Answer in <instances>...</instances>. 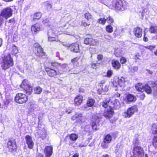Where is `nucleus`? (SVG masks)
<instances>
[{"label": "nucleus", "instance_id": "c756f323", "mask_svg": "<svg viewBox=\"0 0 157 157\" xmlns=\"http://www.w3.org/2000/svg\"><path fill=\"white\" fill-rule=\"evenodd\" d=\"M78 137V135L75 134H71L69 136V138L71 140L73 141H75Z\"/></svg>", "mask_w": 157, "mask_h": 157}, {"label": "nucleus", "instance_id": "f704fd0d", "mask_svg": "<svg viewBox=\"0 0 157 157\" xmlns=\"http://www.w3.org/2000/svg\"><path fill=\"white\" fill-rule=\"evenodd\" d=\"M133 144H134V147H135L136 146L137 147H140V146H139V142L138 140V139L135 138L133 141Z\"/></svg>", "mask_w": 157, "mask_h": 157}, {"label": "nucleus", "instance_id": "72a5a7b5", "mask_svg": "<svg viewBox=\"0 0 157 157\" xmlns=\"http://www.w3.org/2000/svg\"><path fill=\"white\" fill-rule=\"evenodd\" d=\"M105 29L106 31L109 33H112L113 31V27L110 25L106 26Z\"/></svg>", "mask_w": 157, "mask_h": 157}, {"label": "nucleus", "instance_id": "49530a36", "mask_svg": "<svg viewBox=\"0 0 157 157\" xmlns=\"http://www.w3.org/2000/svg\"><path fill=\"white\" fill-rule=\"evenodd\" d=\"M13 40L15 42H17L18 40V37L17 35L14 33L13 36Z\"/></svg>", "mask_w": 157, "mask_h": 157}, {"label": "nucleus", "instance_id": "a878e982", "mask_svg": "<svg viewBox=\"0 0 157 157\" xmlns=\"http://www.w3.org/2000/svg\"><path fill=\"white\" fill-rule=\"evenodd\" d=\"M115 56L117 57L121 56L123 53V51L120 48H117L115 50Z\"/></svg>", "mask_w": 157, "mask_h": 157}, {"label": "nucleus", "instance_id": "6ab92c4d", "mask_svg": "<svg viewBox=\"0 0 157 157\" xmlns=\"http://www.w3.org/2000/svg\"><path fill=\"white\" fill-rule=\"evenodd\" d=\"M110 106L113 107L116 109H119L121 106L120 102L117 99H115L111 102Z\"/></svg>", "mask_w": 157, "mask_h": 157}, {"label": "nucleus", "instance_id": "a18cd8bd", "mask_svg": "<svg viewBox=\"0 0 157 157\" xmlns=\"http://www.w3.org/2000/svg\"><path fill=\"white\" fill-rule=\"evenodd\" d=\"M34 92L35 94H39V89L38 87H35L34 89Z\"/></svg>", "mask_w": 157, "mask_h": 157}, {"label": "nucleus", "instance_id": "412c9836", "mask_svg": "<svg viewBox=\"0 0 157 157\" xmlns=\"http://www.w3.org/2000/svg\"><path fill=\"white\" fill-rule=\"evenodd\" d=\"M136 100L135 96L131 94H128L126 96V102L128 103L135 101Z\"/></svg>", "mask_w": 157, "mask_h": 157}, {"label": "nucleus", "instance_id": "8fccbe9b", "mask_svg": "<svg viewBox=\"0 0 157 157\" xmlns=\"http://www.w3.org/2000/svg\"><path fill=\"white\" fill-rule=\"evenodd\" d=\"M79 58L76 57L71 60V62L73 63H74L77 62V61H78V60H79Z\"/></svg>", "mask_w": 157, "mask_h": 157}, {"label": "nucleus", "instance_id": "9b49d317", "mask_svg": "<svg viewBox=\"0 0 157 157\" xmlns=\"http://www.w3.org/2000/svg\"><path fill=\"white\" fill-rule=\"evenodd\" d=\"M7 147L10 152H13L15 151L16 145L15 140L13 139H9L7 144Z\"/></svg>", "mask_w": 157, "mask_h": 157}, {"label": "nucleus", "instance_id": "1a4fd4ad", "mask_svg": "<svg viewBox=\"0 0 157 157\" xmlns=\"http://www.w3.org/2000/svg\"><path fill=\"white\" fill-rule=\"evenodd\" d=\"M20 86L21 88H23L25 90L27 95H29L31 94L32 88L27 80L23 81Z\"/></svg>", "mask_w": 157, "mask_h": 157}, {"label": "nucleus", "instance_id": "c85d7f7f", "mask_svg": "<svg viewBox=\"0 0 157 157\" xmlns=\"http://www.w3.org/2000/svg\"><path fill=\"white\" fill-rule=\"evenodd\" d=\"M11 53L12 54L15 55L18 52V50L17 47L15 45H13L12 48Z\"/></svg>", "mask_w": 157, "mask_h": 157}, {"label": "nucleus", "instance_id": "58836bf2", "mask_svg": "<svg viewBox=\"0 0 157 157\" xmlns=\"http://www.w3.org/2000/svg\"><path fill=\"white\" fill-rule=\"evenodd\" d=\"M33 20H38L39 19V13H35L33 16Z\"/></svg>", "mask_w": 157, "mask_h": 157}, {"label": "nucleus", "instance_id": "ddd939ff", "mask_svg": "<svg viewBox=\"0 0 157 157\" xmlns=\"http://www.w3.org/2000/svg\"><path fill=\"white\" fill-rule=\"evenodd\" d=\"M84 43L86 45L95 46L97 44V42L91 38H86L84 40Z\"/></svg>", "mask_w": 157, "mask_h": 157}, {"label": "nucleus", "instance_id": "bb28decb", "mask_svg": "<svg viewBox=\"0 0 157 157\" xmlns=\"http://www.w3.org/2000/svg\"><path fill=\"white\" fill-rule=\"evenodd\" d=\"M112 140V137L109 135H107L105 137L104 140V142L105 143L108 144Z\"/></svg>", "mask_w": 157, "mask_h": 157}, {"label": "nucleus", "instance_id": "393cba45", "mask_svg": "<svg viewBox=\"0 0 157 157\" xmlns=\"http://www.w3.org/2000/svg\"><path fill=\"white\" fill-rule=\"evenodd\" d=\"M152 133L154 134V137H157V123L154 124L152 125Z\"/></svg>", "mask_w": 157, "mask_h": 157}, {"label": "nucleus", "instance_id": "603ef678", "mask_svg": "<svg viewBox=\"0 0 157 157\" xmlns=\"http://www.w3.org/2000/svg\"><path fill=\"white\" fill-rule=\"evenodd\" d=\"M145 48L147 49H149L151 50H152L154 48V47L152 46H146L145 47Z\"/></svg>", "mask_w": 157, "mask_h": 157}, {"label": "nucleus", "instance_id": "f257e3e1", "mask_svg": "<svg viewBox=\"0 0 157 157\" xmlns=\"http://www.w3.org/2000/svg\"><path fill=\"white\" fill-rule=\"evenodd\" d=\"M1 67L2 70L6 71L13 65V61L10 54L4 55L2 57Z\"/></svg>", "mask_w": 157, "mask_h": 157}, {"label": "nucleus", "instance_id": "680f3d73", "mask_svg": "<svg viewBox=\"0 0 157 157\" xmlns=\"http://www.w3.org/2000/svg\"><path fill=\"white\" fill-rule=\"evenodd\" d=\"M150 83H151L152 85L151 86L152 87H155L157 86V84H155L154 83V82L153 81H151V82H150Z\"/></svg>", "mask_w": 157, "mask_h": 157}, {"label": "nucleus", "instance_id": "864d4df0", "mask_svg": "<svg viewBox=\"0 0 157 157\" xmlns=\"http://www.w3.org/2000/svg\"><path fill=\"white\" fill-rule=\"evenodd\" d=\"M82 25L85 26H88L90 25L89 23H87L84 22H82Z\"/></svg>", "mask_w": 157, "mask_h": 157}, {"label": "nucleus", "instance_id": "ea45409f", "mask_svg": "<svg viewBox=\"0 0 157 157\" xmlns=\"http://www.w3.org/2000/svg\"><path fill=\"white\" fill-rule=\"evenodd\" d=\"M34 47L35 48V51L38 52L39 48V44L38 43H36L34 45Z\"/></svg>", "mask_w": 157, "mask_h": 157}, {"label": "nucleus", "instance_id": "9d476101", "mask_svg": "<svg viewBox=\"0 0 157 157\" xmlns=\"http://www.w3.org/2000/svg\"><path fill=\"white\" fill-rule=\"evenodd\" d=\"M137 110V107L133 106L129 108L126 111L124 112L122 114L123 116L125 118H129Z\"/></svg>", "mask_w": 157, "mask_h": 157}, {"label": "nucleus", "instance_id": "37998d69", "mask_svg": "<svg viewBox=\"0 0 157 157\" xmlns=\"http://www.w3.org/2000/svg\"><path fill=\"white\" fill-rule=\"evenodd\" d=\"M126 62V58L124 57H122L120 59V62L122 64L125 63Z\"/></svg>", "mask_w": 157, "mask_h": 157}, {"label": "nucleus", "instance_id": "338daca9", "mask_svg": "<svg viewBox=\"0 0 157 157\" xmlns=\"http://www.w3.org/2000/svg\"><path fill=\"white\" fill-rule=\"evenodd\" d=\"M145 34H144V41H145V42H147L148 41V39L147 38V37H146L145 36Z\"/></svg>", "mask_w": 157, "mask_h": 157}, {"label": "nucleus", "instance_id": "aec40b11", "mask_svg": "<svg viewBox=\"0 0 157 157\" xmlns=\"http://www.w3.org/2000/svg\"><path fill=\"white\" fill-rule=\"evenodd\" d=\"M112 64L113 67L116 70L119 69L121 66V65L119 62L115 59H113L112 61Z\"/></svg>", "mask_w": 157, "mask_h": 157}, {"label": "nucleus", "instance_id": "20e7f679", "mask_svg": "<svg viewBox=\"0 0 157 157\" xmlns=\"http://www.w3.org/2000/svg\"><path fill=\"white\" fill-rule=\"evenodd\" d=\"M135 88L138 91L143 92L145 91L147 94H151L152 92L151 87L147 84L143 85L141 83H138L136 85Z\"/></svg>", "mask_w": 157, "mask_h": 157}, {"label": "nucleus", "instance_id": "f03ea898", "mask_svg": "<svg viewBox=\"0 0 157 157\" xmlns=\"http://www.w3.org/2000/svg\"><path fill=\"white\" fill-rule=\"evenodd\" d=\"M110 101L109 100H104L103 101L102 105L105 108H107L104 112L103 115L107 119H109L114 114V111L111 106H108V105Z\"/></svg>", "mask_w": 157, "mask_h": 157}, {"label": "nucleus", "instance_id": "4c0bfd02", "mask_svg": "<svg viewBox=\"0 0 157 157\" xmlns=\"http://www.w3.org/2000/svg\"><path fill=\"white\" fill-rule=\"evenodd\" d=\"M153 144L155 148H157V137H154L153 140Z\"/></svg>", "mask_w": 157, "mask_h": 157}, {"label": "nucleus", "instance_id": "09e8293b", "mask_svg": "<svg viewBox=\"0 0 157 157\" xmlns=\"http://www.w3.org/2000/svg\"><path fill=\"white\" fill-rule=\"evenodd\" d=\"M138 67L137 66H134L133 67L132 71V73H134L137 71Z\"/></svg>", "mask_w": 157, "mask_h": 157}, {"label": "nucleus", "instance_id": "774afa93", "mask_svg": "<svg viewBox=\"0 0 157 157\" xmlns=\"http://www.w3.org/2000/svg\"><path fill=\"white\" fill-rule=\"evenodd\" d=\"M3 21V18L2 17H0V26L2 24Z\"/></svg>", "mask_w": 157, "mask_h": 157}, {"label": "nucleus", "instance_id": "5701e85b", "mask_svg": "<svg viewBox=\"0 0 157 157\" xmlns=\"http://www.w3.org/2000/svg\"><path fill=\"white\" fill-rule=\"evenodd\" d=\"M39 29V24L36 23L31 27V30L34 34H36Z\"/></svg>", "mask_w": 157, "mask_h": 157}, {"label": "nucleus", "instance_id": "4be33fe9", "mask_svg": "<svg viewBox=\"0 0 157 157\" xmlns=\"http://www.w3.org/2000/svg\"><path fill=\"white\" fill-rule=\"evenodd\" d=\"M83 100V97L82 96H78L76 97L75 99V105H78L81 104Z\"/></svg>", "mask_w": 157, "mask_h": 157}, {"label": "nucleus", "instance_id": "2eb2a0df", "mask_svg": "<svg viewBox=\"0 0 157 157\" xmlns=\"http://www.w3.org/2000/svg\"><path fill=\"white\" fill-rule=\"evenodd\" d=\"M69 49L75 52H78L79 51V45L78 44L75 43L71 44L69 46Z\"/></svg>", "mask_w": 157, "mask_h": 157}, {"label": "nucleus", "instance_id": "f8f14e48", "mask_svg": "<svg viewBox=\"0 0 157 157\" xmlns=\"http://www.w3.org/2000/svg\"><path fill=\"white\" fill-rule=\"evenodd\" d=\"M45 69L48 75L51 77H53L57 75H60L63 73V71L57 72L54 70L50 69L49 67H47L46 66H45Z\"/></svg>", "mask_w": 157, "mask_h": 157}, {"label": "nucleus", "instance_id": "052dcab7", "mask_svg": "<svg viewBox=\"0 0 157 157\" xmlns=\"http://www.w3.org/2000/svg\"><path fill=\"white\" fill-rule=\"evenodd\" d=\"M61 44L64 46H65L66 47H68L69 48V45L68 44H65L63 42H61V41H60Z\"/></svg>", "mask_w": 157, "mask_h": 157}, {"label": "nucleus", "instance_id": "c03bdc74", "mask_svg": "<svg viewBox=\"0 0 157 157\" xmlns=\"http://www.w3.org/2000/svg\"><path fill=\"white\" fill-rule=\"evenodd\" d=\"M45 55V53L43 52V48L40 47V56H43Z\"/></svg>", "mask_w": 157, "mask_h": 157}, {"label": "nucleus", "instance_id": "7c9ffc66", "mask_svg": "<svg viewBox=\"0 0 157 157\" xmlns=\"http://www.w3.org/2000/svg\"><path fill=\"white\" fill-rule=\"evenodd\" d=\"M149 31L151 33H157V26H152L150 29Z\"/></svg>", "mask_w": 157, "mask_h": 157}, {"label": "nucleus", "instance_id": "69168bd1", "mask_svg": "<svg viewBox=\"0 0 157 157\" xmlns=\"http://www.w3.org/2000/svg\"><path fill=\"white\" fill-rule=\"evenodd\" d=\"M79 156V154L77 153L75 154L72 156V157H78Z\"/></svg>", "mask_w": 157, "mask_h": 157}, {"label": "nucleus", "instance_id": "3c124183", "mask_svg": "<svg viewBox=\"0 0 157 157\" xmlns=\"http://www.w3.org/2000/svg\"><path fill=\"white\" fill-rule=\"evenodd\" d=\"M97 59L99 61L103 59V56L101 55H99L98 56Z\"/></svg>", "mask_w": 157, "mask_h": 157}, {"label": "nucleus", "instance_id": "cd10ccee", "mask_svg": "<svg viewBox=\"0 0 157 157\" xmlns=\"http://www.w3.org/2000/svg\"><path fill=\"white\" fill-rule=\"evenodd\" d=\"M105 17L106 18V21H107V23L110 25H112L113 23L114 20L112 17L110 16H109L108 17L105 16Z\"/></svg>", "mask_w": 157, "mask_h": 157}, {"label": "nucleus", "instance_id": "79ce46f5", "mask_svg": "<svg viewBox=\"0 0 157 157\" xmlns=\"http://www.w3.org/2000/svg\"><path fill=\"white\" fill-rule=\"evenodd\" d=\"M113 74V72L111 70H109L107 73V76L108 77H110Z\"/></svg>", "mask_w": 157, "mask_h": 157}, {"label": "nucleus", "instance_id": "e2e57ef3", "mask_svg": "<svg viewBox=\"0 0 157 157\" xmlns=\"http://www.w3.org/2000/svg\"><path fill=\"white\" fill-rule=\"evenodd\" d=\"M46 135H47V134H46V132H45L44 133V134H43L42 135V139H44V138L46 137Z\"/></svg>", "mask_w": 157, "mask_h": 157}, {"label": "nucleus", "instance_id": "473e14b6", "mask_svg": "<svg viewBox=\"0 0 157 157\" xmlns=\"http://www.w3.org/2000/svg\"><path fill=\"white\" fill-rule=\"evenodd\" d=\"M94 100L93 99H89L87 102V105L89 107L92 106L94 104Z\"/></svg>", "mask_w": 157, "mask_h": 157}, {"label": "nucleus", "instance_id": "2f4dec72", "mask_svg": "<svg viewBox=\"0 0 157 157\" xmlns=\"http://www.w3.org/2000/svg\"><path fill=\"white\" fill-rule=\"evenodd\" d=\"M105 16H104V17L103 18H101L98 19V22L102 25H104L106 22V18Z\"/></svg>", "mask_w": 157, "mask_h": 157}, {"label": "nucleus", "instance_id": "4468645a", "mask_svg": "<svg viewBox=\"0 0 157 157\" xmlns=\"http://www.w3.org/2000/svg\"><path fill=\"white\" fill-rule=\"evenodd\" d=\"M26 143L28 146V148L32 149L34 145V143L32 137L29 135H26L25 137Z\"/></svg>", "mask_w": 157, "mask_h": 157}, {"label": "nucleus", "instance_id": "a211bd4d", "mask_svg": "<svg viewBox=\"0 0 157 157\" xmlns=\"http://www.w3.org/2000/svg\"><path fill=\"white\" fill-rule=\"evenodd\" d=\"M83 118V117L81 113H75V115L71 117V119L73 120L78 119L82 122Z\"/></svg>", "mask_w": 157, "mask_h": 157}, {"label": "nucleus", "instance_id": "5fc2aeb1", "mask_svg": "<svg viewBox=\"0 0 157 157\" xmlns=\"http://www.w3.org/2000/svg\"><path fill=\"white\" fill-rule=\"evenodd\" d=\"M48 40L50 41H53L56 40V39L54 37H48Z\"/></svg>", "mask_w": 157, "mask_h": 157}, {"label": "nucleus", "instance_id": "bf43d9fd", "mask_svg": "<svg viewBox=\"0 0 157 157\" xmlns=\"http://www.w3.org/2000/svg\"><path fill=\"white\" fill-rule=\"evenodd\" d=\"M146 71L150 75H152L153 74V72L150 70L147 69L146 70Z\"/></svg>", "mask_w": 157, "mask_h": 157}, {"label": "nucleus", "instance_id": "4d7b16f0", "mask_svg": "<svg viewBox=\"0 0 157 157\" xmlns=\"http://www.w3.org/2000/svg\"><path fill=\"white\" fill-rule=\"evenodd\" d=\"M140 55L139 54H136L135 56V58L136 59H140Z\"/></svg>", "mask_w": 157, "mask_h": 157}, {"label": "nucleus", "instance_id": "e433bc0d", "mask_svg": "<svg viewBox=\"0 0 157 157\" xmlns=\"http://www.w3.org/2000/svg\"><path fill=\"white\" fill-rule=\"evenodd\" d=\"M85 17L88 20H90L92 18V16L89 13H87L85 15Z\"/></svg>", "mask_w": 157, "mask_h": 157}, {"label": "nucleus", "instance_id": "0e129e2a", "mask_svg": "<svg viewBox=\"0 0 157 157\" xmlns=\"http://www.w3.org/2000/svg\"><path fill=\"white\" fill-rule=\"evenodd\" d=\"M14 21V18H11L9 20V23H13Z\"/></svg>", "mask_w": 157, "mask_h": 157}, {"label": "nucleus", "instance_id": "0eeeda50", "mask_svg": "<svg viewBox=\"0 0 157 157\" xmlns=\"http://www.w3.org/2000/svg\"><path fill=\"white\" fill-rule=\"evenodd\" d=\"M125 78L123 77H121L115 78L113 82V86L116 87H118V86L124 87L125 86Z\"/></svg>", "mask_w": 157, "mask_h": 157}, {"label": "nucleus", "instance_id": "b1692460", "mask_svg": "<svg viewBox=\"0 0 157 157\" xmlns=\"http://www.w3.org/2000/svg\"><path fill=\"white\" fill-rule=\"evenodd\" d=\"M99 120L97 119L95 121H93L92 124V126L93 129L97 130L99 128Z\"/></svg>", "mask_w": 157, "mask_h": 157}, {"label": "nucleus", "instance_id": "13d9d810", "mask_svg": "<svg viewBox=\"0 0 157 157\" xmlns=\"http://www.w3.org/2000/svg\"><path fill=\"white\" fill-rule=\"evenodd\" d=\"M67 66V65L66 64H62V65H61V67L63 69H64V68H66Z\"/></svg>", "mask_w": 157, "mask_h": 157}, {"label": "nucleus", "instance_id": "6e6552de", "mask_svg": "<svg viewBox=\"0 0 157 157\" xmlns=\"http://www.w3.org/2000/svg\"><path fill=\"white\" fill-rule=\"evenodd\" d=\"M133 153L134 157H144V155L143 149L140 146L134 147Z\"/></svg>", "mask_w": 157, "mask_h": 157}, {"label": "nucleus", "instance_id": "423d86ee", "mask_svg": "<svg viewBox=\"0 0 157 157\" xmlns=\"http://www.w3.org/2000/svg\"><path fill=\"white\" fill-rule=\"evenodd\" d=\"M27 100V96L25 94L21 93L17 94L14 99L15 101L19 104L25 103Z\"/></svg>", "mask_w": 157, "mask_h": 157}, {"label": "nucleus", "instance_id": "a19ab883", "mask_svg": "<svg viewBox=\"0 0 157 157\" xmlns=\"http://www.w3.org/2000/svg\"><path fill=\"white\" fill-rule=\"evenodd\" d=\"M108 85H105L104 87L102 88V90L104 92H107L109 90Z\"/></svg>", "mask_w": 157, "mask_h": 157}, {"label": "nucleus", "instance_id": "7ed1b4c3", "mask_svg": "<svg viewBox=\"0 0 157 157\" xmlns=\"http://www.w3.org/2000/svg\"><path fill=\"white\" fill-rule=\"evenodd\" d=\"M125 4L122 0H114L112 3V8L117 10L123 11L127 8Z\"/></svg>", "mask_w": 157, "mask_h": 157}, {"label": "nucleus", "instance_id": "dca6fc26", "mask_svg": "<svg viewBox=\"0 0 157 157\" xmlns=\"http://www.w3.org/2000/svg\"><path fill=\"white\" fill-rule=\"evenodd\" d=\"M52 147L51 146H48L44 150L46 157H50L52 153Z\"/></svg>", "mask_w": 157, "mask_h": 157}, {"label": "nucleus", "instance_id": "f3484780", "mask_svg": "<svg viewBox=\"0 0 157 157\" xmlns=\"http://www.w3.org/2000/svg\"><path fill=\"white\" fill-rule=\"evenodd\" d=\"M134 33L136 36L138 38L140 37L142 35V29L139 27H137L134 29Z\"/></svg>", "mask_w": 157, "mask_h": 157}, {"label": "nucleus", "instance_id": "6e6d98bb", "mask_svg": "<svg viewBox=\"0 0 157 157\" xmlns=\"http://www.w3.org/2000/svg\"><path fill=\"white\" fill-rule=\"evenodd\" d=\"M97 66H98L97 63H92L91 64V67L93 68H94L95 67H97Z\"/></svg>", "mask_w": 157, "mask_h": 157}, {"label": "nucleus", "instance_id": "39448f33", "mask_svg": "<svg viewBox=\"0 0 157 157\" xmlns=\"http://www.w3.org/2000/svg\"><path fill=\"white\" fill-rule=\"evenodd\" d=\"M13 10L10 7H7L4 8L1 11L0 17H4L7 19L12 16L13 14Z\"/></svg>", "mask_w": 157, "mask_h": 157}, {"label": "nucleus", "instance_id": "c9c22d12", "mask_svg": "<svg viewBox=\"0 0 157 157\" xmlns=\"http://www.w3.org/2000/svg\"><path fill=\"white\" fill-rule=\"evenodd\" d=\"M44 5L46 6L47 9L48 10L50 11L52 10V6L48 2H45L44 3Z\"/></svg>", "mask_w": 157, "mask_h": 157}, {"label": "nucleus", "instance_id": "de8ad7c7", "mask_svg": "<svg viewBox=\"0 0 157 157\" xmlns=\"http://www.w3.org/2000/svg\"><path fill=\"white\" fill-rule=\"evenodd\" d=\"M51 65L54 67H57L59 65H60V64L57 62H52L51 63Z\"/></svg>", "mask_w": 157, "mask_h": 157}]
</instances>
